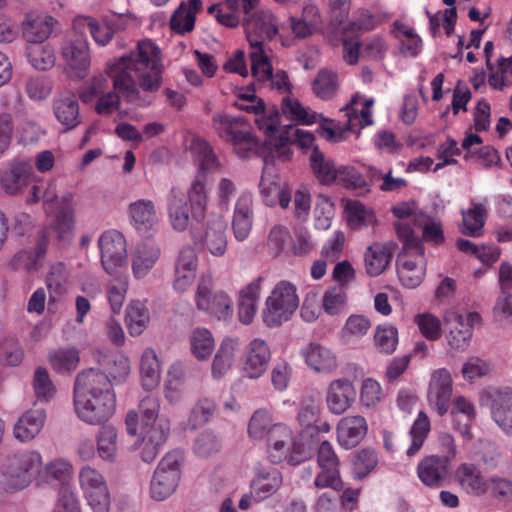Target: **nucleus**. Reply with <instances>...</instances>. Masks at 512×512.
Masks as SVG:
<instances>
[{"instance_id":"nucleus-1","label":"nucleus","mask_w":512,"mask_h":512,"mask_svg":"<svg viewBox=\"0 0 512 512\" xmlns=\"http://www.w3.org/2000/svg\"><path fill=\"white\" fill-rule=\"evenodd\" d=\"M161 51L151 40L138 42L135 50L108 65V75L114 89L129 103L150 105L151 100L141 95L156 93L163 82Z\"/></svg>"},{"instance_id":"nucleus-2","label":"nucleus","mask_w":512,"mask_h":512,"mask_svg":"<svg viewBox=\"0 0 512 512\" xmlns=\"http://www.w3.org/2000/svg\"><path fill=\"white\" fill-rule=\"evenodd\" d=\"M128 12L119 13L115 19L107 21L105 33L102 28L90 17H77L61 47V56L66 65L78 78H84L90 67V53L86 35L89 33L96 42L105 45L112 38L114 31L125 28V17Z\"/></svg>"},{"instance_id":"nucleus-3","label":"nucleus","mask_w":512,"mask_h":512,"mask_svg":"<svg viewBox=\"0 0 512 512\" xmlns=\"http://www.w3.org/2000/svg\"><path fill=\"white\" fill-rule=\"evenodd\" d=\"M138 409L139 413L131 410L126 415L125 425L128 434H137L140 415L142 440L155 444L165 443L170 434V421L166 416L160 415V400L154 396H147L140 401Z\"/></svg>"},{"instance_id":"nucleus-4","label":"nucleus","mask_w":512,"mask_h":512,"mask_svg":"<svg viewBox=\"0 0 512 512\" xmlns=\"http://www.w3.org/2000/svg\"><path fill=\"white\" fill-rule=\"evenodd\" d=\"M41 467L42 458L38 452L28 451L9 456L2 472L3 489L9 493L23 490L40 473Z\"/></svg>"},{"instance_id":"nucleus-5","label":"nucleus","mask_w":512,"mask_h":512,"mask_svg":"<svg viewBox=\"0 0 512 512\" xmlns=\"http://www.w3.org/2000/svg\"><path fill=\"white\" fill-rule=\"evenodd\" d=\"M296 287L289 281L279 282L266 299L263 321L270 327L288 321L299 307Z\"/></svg>"},{"instance_id":"nucleus-6","label":"nucleus","mask_w":512,"mask_h":512,"mask_svg":"<svg viewBox=\"0 0 512 512\" xmlns=\"http://www.w3.org/2000/svg\"><path fill=\"white\" fill-rule=\"evenodd\" d=\"M181 458L180 452L172 451L158 464L150 484L151 497L154 500L163 501L176 491L181 478Z\"/></svg>"},{"instance_id":"nucleus-7","label":"nucleus","mask_w":512,"mask_h":512,"mask_svg":"<svg viewBox=\"0 0 512 512\" xmlns=\"http://www.w3.org/2000/svg\"><path fill=\"white\" fill-rule=\"evenodd\" d=\"M101 264L107 274H121L127 271V250L124 236L116 231L104 232L99 238Z\"/></svg>"},{"instance_id":"nucleus-8","label":"nucleus","mask_w":512,"mask_h":512,"mask_svg":"<svg viewBox=\"0 0 512 512\" xmlns=\"http://www.w3.org/2000/svg\"><path fill=\"white\" fill-rule=\"evenodd\" d=\"M87 404H80L79 398L74 399L75 411L78 417L90 425H102L115 412L114 392L101 393L86 397Z\"/></svg>"},{"instance_id":"nucleus-9","label":"nucleus","mask_w":512,"mask_h":512,"mask_svg":"<svg viewBox=\"0 0 512 512\" xmlns=\"http://www.w3.org/2000/svg\"><path fill=\"white\" fill-rule=\"evenodd\" d=\"M445 321L449 326V345L457 350H465L472 337L473 328L481 323L482 318L478 312L462 315L456 311H449L446 313Z\"/></svg>"},{"instance_id":"nucleus-10","label":"nucleus","mask_w":512,"mask_h":512,"mask_svg":"<svg viewBox=\"0 0 512 512\" xmlns=\"http://www.w3.org/2000/svg\"><path fill=\"white\" fill-rule=\"evenodd\" d=\"M212 280L210 277L202 276L199 280L196 292V305L200 310L208 311L219 320L229 318L232 313V300L223 293L211 295Z\"/></svg>"},{"instance_id":"nucleus-11","label":"nucleus","mask_w":512,"mask_h":512,"mask_svg":"<svg viewBox=\"0 0 512 512\" xmlns=\"http://www.w3.org/2000/svg\"><path fill=\"white\" fill-rule=\"evenodd\" d=\"M113 392L111 380L103 371L95 368L82 370L74 383V399L79 398L80 404H87L86 397Z\"/></svg>"},{"instance_id":"nucleus-12","label":"nucleus","mask_w":512,"mask_h":512,"mask_svg":"<svg viewBox=\"0 0 512 512\" xmlns=\"http://www.w3.org/2000/svg\"><path fill=\"white\" fill-rule=\"evenodd\" d=\"M226 223L218 218L209 221L204 233L191 224V236L195 245L201 244L204 249L214 256H222L227 249Z\"/></svg>"},{"instance_id":"nucleus-13","label":"nucleus","mask_w":512,"mask_h":512,"mask_svg":"<svg viewBox=\"0 0 512 512\" xmlns=\"http://www.w3.org/2000/svg\"><path fill=\"white\" fill-rule=\"evenodd\" d=\"M247 40L252 48H263L278 32L272 19L262 12L252 10L242 19Z\"/></svg>"},{"instance_id":"nucleus-14","label":"nucleus","mask_w":512,"mask_h":512,"mask_svg":"<svg viewBox=\"0 0 512 512\" xmlns=\"http://www.w3.org/2000/svg\"><path fill=\"white\" fill-rule=\"evenodd\" d=\"M271 359V351L262 339H254L247 346L243 356L242 371L250 379H258L267 370Z\"/></svg>"},{"instance_id":"nucleus-15","label":"nucleus","mask_w":512,"mask_h":512,"mask_svg":"<svg viewBox=\"0 0 512 512\" xmlns=\"http://www.w3.org/2000/svg\"><path fill=\"white\" fill-rule=\"evenodd\" d=\"M452 396V378L448 370L440 369L431 378L428 401L434 405L438 414L443 416L450 407Z\"/></svg>"},{"instance_id":"nucleus-16","label":"nucleus","mask_w":512,"mask_h":512,"mask_svg":"<svg viewBox=\"0 0 512 512\" xmlns=\"http://www.w3.org/2000/svg\"><path fill=\"white\" fill-rule=\"evenodd\" d=\"M253 197L250 192L244 191L237 198L232 230L238 241H244L249 236L253 225Z\"/></svg>"},{"instance_id":"nucleus-17","label":"nucleus","mask_w":512,"mask_h":512,"mask_svg":"<svg viewBox=\"0 0 512 512\" xmlns=\"http://www.w3.org/2000/svg\"><path fill=\"white\" fill-rule=\"evenodd\" d=\"M368 426L362 416H346L337 426L339 444L345 449L356 447L367 434Z\"/></svg>"},{"instance_id":"nucleus-18","label":"nucleus","mask_w":512,"mask_h":512,"mask_svg":"<svg viewBox=\"0 0 512 512\" xmlns=\"http://www.w3.org/2000/svg\"><path fill=\"white\" fill-rule=\"evenodd\" d=\"M491 415L500 429L512 436V389L496 390L492 395Z\"/></svg>"},{"instance_id":"nucleus-19","label":"nucleus","mask_w":512,"mask_h":512,"mask_svg":"<svg viewBox=\"0 0 512 512\" xmlns=\"http://www.w3.org/2000/svg\"><path fill=\"white\" fill-rule=\"evenodd\" d=\"M46 411L44 408L34 407L22 414L14 424L15 438L23 442L34 439L44 427Z\"/></svg>"},{"instance_id":"nucleus-20","label":"nucleus","mask_w":512,"mask_h":512,"mask_svg":"<svg viewBox=\"0 0 512 512\" xmlns=\"http://www.w3.org/2000/svg\"><path fill=\"white\" fill-rule=\"evenodd\" d=\"M160 254V247L152 239H146L138 244L132 257V270L135 277H145L159 260Z\"/></svg>"},{"instance_id":"nucleus-21","label":"nucleus","mask_w":512,"mask_h":512,"mask_svg":"<svg viewBox=\"0 0 512 512\" xmlns=\"http://www.w3.org/2000/svg\"><path fill=\"white\" fill-rule=\"evenodd\" d=\"M47 246L48 232L37 235L35 250H21L16 253L11 260L12 268L27 272L37 271L42 266L41 261L46 255Z\"/></svg>"},{"instance_id":"nucleus-22","label":"nucleus","mask_w":512,"mask_h":512,"mask_svg":"<svg viewBox=\"0 0 512 512\" xmlns=\"http://www.w3.org/2000/svg\"><path fill=\"white\" fill-rule=\"evenodd\" d=\"M456 478L467 494L482 496L489 491V478H484L480 469L474 464H461L456 470Z\"/></svg>"},{"instance_id":"nucleus-23","label":"nucleus","mask_w":512,"mask_h":512,"mask_svg":"<svg viewBox=\"0 0 512 512\" xmlns=\"http://www.w3.org/2000/svg\"><path fill=\"white\" fill-rule=\"evenodd\" d=\"M399 241L402 243V249L396 260L398 277L405 287L414 289L416 287L414 273L416 262L409 256H413L416 252V238L399 239Z\"/></svg>"},{"instance_id":"nucleus-24","label":"nucleus","mask_w":512,"mask_h":512,"mask_svg":"<svg viewBox=\"0 0 512 512\" xmlns=\"http://www.w3.org/2000/svg\"><path fill=\"white\" fill-rule=\"evenodd\" d=\"M356 391L352 382L347 379L333 381L327 393V404L334 414L344 413L354 401Z\"/></svg>"},{"instance_id":"nucleus-25","label":"nucleus","mask_w":512,"mask_h":512,"mask_svg":"<svg viewBox=\"0 0 512 512\" xmlns=\"http://www.w3.org/2000/svg\"><path fill=\"white\" fill-rule=\"evenodd\" d=\"M33 174V167L30 163L20 161L12 164L1 178V185L4 191L10 195L22 192L28 186Z\"/></svg>"},{"instance_id":"nucleus-26","label":"nucleus","mask_w":512,"mask_h":512,"mask_svg":"<svg viewBox=\"0 0 512 512\" xmlns=\"http://www.w3.org/2000/svg\"><path fill=\"white\" fill-rule=\"evenodd\" d=\"M191 206L189 205L186 196L176 190L172 189L168 198V214L171 225L176 231H184L195 221L190 218Z\"/></svg>"},{"instance_id":"nucleus-27","label":"nucleus","mask_w":512,"mask_h":512,"mask_svg":"<svg viewBox=\"0 0 512 512\" xmlns=\"http://www.w3.org/2000/svg\"><path fill=\"white\" fill-rule=\"evenodd\" d=\"M55 23V19L51 16L29 14L22 23L23 37L28 44L44 43L50 36Z\"/></svg>"},{"instance_id":"nucleus-28","label":"nucleus","mask_w":512,"mask_h":512,"mask_svg":"<svg viewBox=\"0 0 512 512\" xmlns=\"http://www.w3.org/2000/svg\"><path fill=\"white\" fill-rule=\"evenodd\" d=\"M53 111L65 131L76 128L81 122L79 103L74 95H65L54 100Z\"/></svg>"},{"instance_id":"nucleus-29","label":"nucleus","mask_w":512,"mask_h":512,"mask_svg":"<svg viewBox=\"0 0 512 512\" xmlns=\"http://www.w3.org/2000/svg\"><path fill=\"white\" fill-rule=\"evenodd\" d=\"M213 127L218 135L227 142H233L248 131V125L243 117H234L225 113H215L212 117Z\"/></svg>"},{"instance_id":"nucleus-30","label":"nucleus","mask_w":512,"mask_h":512,"mask_svg":"<svg viewBox=\"0 0 512 512\" xmlns=\"http://www.w3.org/2000/svg\"><path fill=\"white\" fill-rule=\"evenodd\" d=\"M262 281L263 277L259 276L240 291L238 315L240 321L244 324H250L256 314Z\"/></svg>"},{"instance_id":"nucleus-31","label":"nucleus","mask_w":512,"mask_h":512,"mask_svg":"<svg viewBox=\"0 0 512 512\" xmlns=\"http://www.w3.org/2000/svg\"><path fill=\"white\" fill-rule=\"evenodd\" d=\"M303 355L307 365L316 372L328 373L337 366L335 355L330 349L311 343L304 351Z\"/></svg>"},{"instance_id":"nucleus-32","label":"nucleus","mask_w":512,"mask_h":512,"mask_svg":"<svg viewBox=\"0 0 512 512\" xmlns=\"http://www.w3.org/2000/svg\"><path fill=\"white\" fill-rule=\"evenodd\" d=\"M282 485L281 473L273 467L260 469L252 480L251 489L262 501L273 495Z\"/></svg>"},{"instance_id":"nucleus-33","label":"nucleus","mask_w":512,"mask_h":512,"mask_svg":"<svg viewBox=\"0 0 512 512\" xmlns=\"http://www.w3.org/2000/svg\"><path fill=\"white\" fill-rule=\"evenodd\" d=\"M235 153L242 159L249 158L252 154L262 157L265 164L273 160L274 156L271 150L260 143L249 131H246L241 137H238L233 142Z\"/></svg>"},{"instance_id":"nucleus-34","label":"nucleus","mask_w":512,"mask_h":512,"mask_svg":"<svg viewBox=\"0 0 512 512\" xmlns=\"http://www.w3.org/2000/svg\"><path fill=\"white\" fill-rule=\"evenodd\" d=\"M188 203L191 206L192 220L200 224L205 218L207 205V193L205 188V176L197 174L188 190Z\"/></svg>"},{"instance_id":"nucleus-35","label":"nucleus","mask_w":512,"mask_h":512,"mask_svg":"<svg viewBox=\"0 0 512 512\" xmlns=\"http://www.w3.org/2000/svg\"><path fill=\"white\" fill-rule=\"evenodd\" d=\"M133 225L141 232H147L157 223L154 204L150 200H138L129 206Z\"/></svg>"},{"instance_id":"nucleus-36","label":"nucleus","mask_w":512,"mask_h":512,"mask_svg":"<svg viewBox=\"0 0 512 512\" xmlns=\"http://www.w3.org/2000/svg\"><path fill=\"white\" fill-rule=\"evenodd\" d=\"M446 474L447 463L440 457H427L418 465V477L428 486L441 485Z\"/></svg>"},{"instance_id":"nucleus-37","label":"nucleus","mask_w":512,"mask_h":512,"mask_svg":"<svg viewBox=\"0 0 512 512\" xmlns=\"http://www.w3.org/2000/svg\"><path fill=\"white\" fill-rule=\"evenodd\" d=\"M392 212L398 218L394 222V229L398 239L416 238V215L414 208L408 203H401L394 206Z\"/></svg>"},{"instance_id":"nucleus-38","label":"nucleus","mask_w":512,"mask_h":512,"mask_svg":"<svg viewBox=\"0 0 512 512\" xmlns=\"http://www.w3.org/2000/svg\"><path fill=\"white\" fill-rule=\"evenodd\" d=\"M471 208L462 211L463 226L461 232L471 237H479L486 220V208L482 203L476 202L474 199L470 202Z\"/></svg>"},{"instance_id":"nucleus-39","label":"nucleus","mask_w":512,"mask_h":512,"mask_svg":"<svg viewBox=\"0 0 512 512\" xmlns=\"http://www.w3.org/2000/svg\"><path fill=\"white\" fill-rule=\"evenodd\" d=\"M392 257L391 248L374 243L365 253L366 271L370 276H378L387 268Z\"/></svg>"},{"instance_id":"nucleus-40","label":"nucleus","mask_w":512,"mask_h":512,"mask_svg":"<svg viewBox=\"0 0 512 512\" xmlns=\"http://www.w3.org/2000/svg\"><path fill=\"white\" fill-rule=\"evenodd\" d=\"M100 366L104 373L109 376L111 385L122 383L130 373V363L127 357L121 354L104 355L99 359Z\"/></svg>"},{"instance_id":"nucleus-41","label":"nucleus","mask_w":512,"mask_h":512,"mask_svg":"<svg viewBox=\"0 0 512 512\" xmlns=\"http://www.w3.org/2000/svg\"><path fill=\"white\" fill-rule=\"evenodd\" d=\"M310 166L316 178L325 185L333 183L338 176V168L334 162L315 146L310 155Z\"/></svg>"},{"instance_id":"nucleus-42","label":"nucleus","mask_w":512,"mask_h":512,"mask_svg":"<svg viewBox=\"0 0 512 512\" xmlns=\"http://www.w3.org/2000/svg\"><path fill=\"white\" fill-rule=\"evenodd\" d=\"M49 362L55 372L70 374L80 362L79 351L74 347L58 348L50 352Z\"/></svg>"},{"instance_id":"nucleus-43","label":"nucleus","mask_w":512,"mask_h":512,"mask_svg":"<svg viewBox=\"0 0 512 512\" xmlns=\"http://www.w3.org/2000/svg\"><path fill=\"white\" fill-rule=\"evenodd\" d=\"M237 345V341L231 338H226L222 341L212 363V375L214 378L223 377L231 368Z\"/></svg>"},{"instance_id":"nucleus-44","label":"nucleus","mask_w":512,"mask_h":512,"mask_svg":"<svg viewBox=\"0 0 512 512\" xmlns=\"http://www.w3.org/2000/svg\"><path fill=\"white\" fill-rule=\"evenodd\" d=\"M454 427L461 434H469L470 426L475 418L476 412L472 403L465 397H457L451 411Z\"/></svg>"},{"instance_id":"nucleus-45","label":"nucleus","mask_w":512,"mask_h":512,"mask_svg":"<svg viewBox=\"0 0 512 512\" xmlns=\"http://www.w3.org/2000/svg\"><path fill=\"white\" fill-rule=\"evenodd\" d=\"M97 453L107 462H114L117 457V430L112 425H103L97 435Z\"/></svg>"},{"instance_id":"nucleus-46","label":"nucleus","mask_w":512,"mask_h":512,"mask_svg":"<svg viewBox=\"0 0 512 512\" xmlns=\"http://www.w3.org/2000/svg\"><path fill=\"white\" fill-rule=\"evenodd\" d=\"M73 226L72 206H61L58 211L55 222L50 227L38 230L37 235L48 232V240L52 234H57L59 241H67L71 236Z\"/></svg>"},{"instance_id":"nucleus-47","label":"nucleus","mask_w":512,"mask_h":512,"mask_svg":"<svg viewBox=\"0 0 512 512\" xmlns=\"http://www.w3.org/2000/svg\"><path fill=\"white\" fill-rule=\"evenodd\" d=\"M140 374L143 387L154 389L160 381V364L153 350H146L140 361Z\"/></svg>"},{"instance_id":"nucleus-48","label":"nucleus","mask_w":512,"mask_h":512,"mask_svg":"<svg viewBox=\"0 0 512 512\" xmlns=\"http://www.w3.org/2000/svg\"><path fill=\"white\" fill-rule=\"evenodd\" d=\"M65 282L66 276L63 264L58 263L53 265L46 278V284L49 290L48 309L50 311H54L57 308L56 304L65 292Z\"/></svg>"},{"instance_id":"nucleus-49","label":"nucleus","mask_w":512,"mask_h":512,"mask_svg":"<svg viewBox=\"0 0 512 512\" xmlns=\"http://www.w3.org/2000/svg\"><path fill=\"white\" fill-rule=\"evenodd\" d=\"M26 56L30 64L37 70L45 71L52 68L55 64L54 50L48 44H28Z\"/></svg>"},{"instance_id":"nucleus-50","label":"nucleus","mask_w":512,"mask_h":512,"mask_svg":"<svg viewBox=\"0 0 512 512\" xmlns=\"http://www.w3.org/2000/svg\"><path fill=\"white\" fill-rule=\"evenodd\" d=\"M150 320L149 310L141 301H132L126 310V322L132 336L140 335Z\"/></svg>"},{"instance_id":"nucleus-51","label":"nucleus","mask_w":512,"mask_h":512,"mask_svg":"<svg viewBox=\"0 0 512 512\" xmlns=\"http://www.w3.org/2000/svg\"><path fill=\"white\" fill-rule=\"evenodd\" d=\"M282 114L289 117L291 120L297 121L305 125H311L317 122L318 117L323 121H328L326 118L318 115L316 112H309L302 104L295 98L284 97L281 106Z\"/></svg>"},{"instance_id":"nucleus-52","label":"nucleus","mask_w":512,"mask_h":512,"mask_svg":"<svg viewBox=\"0 0 512 512\" xmlns=\"http://www.w3.org/2000/svg\"><path fill=\"white\" fill-rule=\"evenodd\" d=\"M190 350L198 360H206L214 350V338L206 328H196L190 335Z\"/></svg>"},{"instance_id":"nucleus-53","label":"nucleus","mask_w":512,"mask_h":512,"mask_svg":"<svg viewBox=\"0 0 512 512\" xmlns=\"http://www.w3.org/2000/svg\"><path fill=\"white\" fill-rule=\"evenodd\" d=\"M112 280L107 285V295L113 313H119L128 288L126 273L111 274Z\"/></svg>"},{"instance_id":"nucleus-54","label":"nucleus","mask_w":512,"mask_h":512,"mask_svg":"<svg viewBox=\"0 0 512 512\" xmlns=\"http://www.w3.org/2000/svg\"><path fill=\"white\" fill-rule=\"evenodd\" d=\"M317 18V8L315 6L309 5L304 7L302 18H290V26L293 34L297 38H307L311 36L317 25Z\"/></svg>"},{"instance_id":"nucleus-55","label":"nucleus","mask_w":512,"mask_h":512,"mask_svg":"<svg viewBox=\"0 0 512 512\" xmlns=\"http://www.w3.org/2000/svg\"><path fill=\"white\" fill-rule=\"evenodd\" d=\"M398 344V330L396 327L384 324L379 325L374 333V345L380 353L392 354Z\"/></svg>"},{"instance_id":"nucleus-56","label":"nucleus","mask_w":512,"mask_h":512,"mask_svg":"<svg viewBox=\"0 0 512 512\" xmlns=\"http://www.w3.org/2000/svg\"><path fill=\"white\" fill-rule=\"evenodd\" d=\"M393 34L400 42V51L404 56H416V33L412 27L400 20L393 23Z\"/></svg>"},{"instance_id":"nucleus-57","label":"nucleus","mask_w":512,"mask_h":512,"mask_svg":"<svg viewBox=\"0 0 512 512\" xmlns=\"http://www.w3.org/2000/svg\"><path fill=\"white\" fill-rule=\"evenodd\" d=\"M313 91L317 97L331 99L338 88L336 73L328 70H321L312 83Z\"/></svg>"},{"instance_id":"nucleus-58","label":"nucleus","mask_w":512,"mask_h":512,"mask_svg":"<svg viewBox=\"0 0 512 512\" xmlns=\"http://www.w3.org/2000/svg\"><path fill=\"white\" fill-rule=\"evenodd\" d=\"M488 83L496 90H503L506 86H512V57H501L498 60L497 69L490 67Z\"/></svg>"},{"instance_id":"nucleus-59","label":"nucleus","mask_w":512,"mask_h":512,"mask_svg":"<svg viewBox=\"0 0 512 512\" xmlns=\"http://www.w3.org/2000/svg\"><path fill=\"white\" fill-rule=\"evenodd\" d=\"M194 25L195 12L182 2L171 16L170 28L178 34H185L192 31Z\"/></svg>"},{"instance_id":"nucleus-60","label":"nucleus","mask_w":512,"mask_h":512,"mask_svg":"<svg viewBox=\"0 0 512 512\" xmlns=\"http://www.w3.org/2000/svg\"><path fill=\"white\" fill-rule=\"evenodd\" d=\"M320 408L318 403L313 399H307L302 402L301 409L298 414V421L303 427L301 436L306 438L307 433H311L313 425L319 422Z\"/></svg>"},{"instance_id":"nucleus-61","label":"nucleus","mask_w":512,"mask_h":512,"mask_svg":"<svg viewBox=\"0 0 512 512\" xmlns=\"http://www.w3.org/2000/svg\"><path fill=\"white\" fill-rule=\"evenodd\" d=\"M254 51L250 53L251 59V72L253 77L259 81H265L272 76V65L265 54L264 48H253Z\"/></svg>"},{"instance_id":"nucleus-62","label":"nucleus","mask_w":512,"mask_h":512,"mask_svg":"<svg viewBox=\"0 0 512 512\" xmlns=\"http://www.w3.org/2000/svg\"><path fill=\"white\" fill-rule=\"evenodd\" d=\"M192 149L199 156L200 172L198 174L205 176V173L214 171L218 167L217 158L207 142L197 139L193 142Z\"/></svg>"},{"instance_id":"nucleus-63","label":"nucleus","mask_w":512,"mask_h":512,"mask_svg":"<svg viewBox=\"0 0 512 512\" xmlns=\"http://www.w3.org/2000/svg\"><path fill=\"white\" fill-rule=\"evenodd\" d=\"M346 292L343 285H337L326 290L323 296V308L330 315H336L344 308Z\"/></svg>"},{"instance_id":"nucleus-64","label":"nucleus","mask_w":512,"mask_h":512,"mask_svg":"<svg viewBox=\"0 0 512 512\" xmlns=\"http://www.w3.org/2000/svg\"><path fill=\"white\" fill-rule=\"evenodd\" d=\"M79 481L84 494H90V492H96L98 490L108 489L103 476L94 468L89 466L83 467L79 473Z\"/></svg>"}]
</instances>
